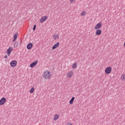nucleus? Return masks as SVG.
I'll list each match as a JSON object with an SVG mask.
<instances>
[{"instance_id":"nucleus-1","label":"nucleus","mask_w":125,"mask_h":125,"mask_svg":"<svg viewBox=\"0 0 125 125\" xmlns=\"http://www.w3.org/2000/svg\"><path fill=\"white\" fill-rule=\"evenodd\" d=\"M44 80H50L52 77V74L49 70H44L42 74Z\"/></svg>"},{"instance_id":"nucleus-2","label":"nucleus","mask_w":125,"mask_h":125,"mask_svg":"<svg viewBox=\"0 0 125 125\" xmlns=\"http://www.w3.org/2000/svg\"><path fill=\"white\" fill-rule=\"evenodd\" d=\"M102 28V22H99L96 24V26H94V30H100Z\"/></svg>"},{"instance_id":"nucleus-3","label":"nucleus","mask_w":125,"mask_h":125,"mask_svg":"<svg viewBox=\"0 0 125 125\" xmlns=\"http://www.w3.org/2000/svg\"><path fill=\"white\" fill-rule=\"evenodd\" d=\"M104 72L105 74H107L108 75L111 74L112 72V67L111 66L106 67L104 70Z\"/></svg>"},{"instance_id":"nucleus-4","label":"nucleus","mask_w":125,"mask_h":125,"mask_svg":"<svg viewBox=\"0 0 125 125\" xmlns=\"http://www.w3.org/2000/svg\"><path fill=\"white\" fill-rule=\"evenodd\" d=\"M53 40L54 41H58L60 39V35L59 34L57 33H55L53 35Z\"/></svg>"},{"instance_id":"nucleus-5","label":"nucleus","mask_w":125,"mask_h":125,"mask_svg":"<svg viewBox=\"0 0 125 125\" xmlns=\"http://www.w3.org/2000/svg\"><path fill=\"white\" fill-rule=\"evenodd\" d=\"M74 75V72L73 71H68L66 74V78L67 79H70Z\"/></svg>"},{"instance_id":"nucleus-6","label":"nucleus","mask_w":125,"mask_h":125,"mask_svg":"<svg viewBox=\"0 0 125 125\" xmlns=\"http://www.w3.org/2000/svg\"><path fill=\"white\" fill-rule=\"evenodd\" d=\"M6 102V99L5 98L3 97L0 100V105L2 106V105H4L5 103Z\"/></svg>"},{"instance_id":"nucleus-7","label":"nucleus","mask_w":125,"mask_h":125,"mask_svg":"<svg viewBox=\"0 0 125 125\" xmlns=\"http://www.w3.org/2000/svg\"><path fill=\"white\" fill-rule=\"evenodd\" d=\"M38 60H36L33 62L32 63H31L30 64V68H34V67H36V66L38 65Z\"/></svg>"},{"instance_id":"nucleus-8","label":"nucleus","mask_w":125,"mask_h":125,"mask_svg":"<svg viewBox=\"0 0 125 125\" xmlns=\"http://www.w3.org/2000/svg\"><path fill=\"white\" fill-rule=\"evenodd\" d=\"M46 20H47V16H44L41 17V18L40 19V23H43V22H44V21Z\"/></svg>"},{"instance_id":"nucleus-9","label":"nucleus","mask_w":125,"mask_h":125,"mask_svg":"<svg viewBox=\"0 0 125 125\" xmlns=\"http://www.w3.org/2000/svg\"><path fill=\"white\" fill-rule=\"evenodd\" d=\"M12 51H13V47L10 46L7 50V54L8 56H9L10 55V53H11Z\"/></svg>"},{"instance_id":"nucleus-10","label":"nucleus","mask_w":125,"mask_h":125,"mask_svg":"<svg viewBox=\"0 0 125 125\" xmlns=\"http://www.w3.org/2000/svg\"><path fill=\"white\" fill-rule=\"evenodd\" d=\"M11 67H12L13 68H14V67H16V65H17V61H12L10 63Z\"/></svg>"},{"instance_id":"nucleus-11","label":"nucleus","mask_w":125,"mask_h":125,"mask_svg":"<svg viewBox=\"0 0 125 125\" xmlns=\"http://www.w3.org/2000/svg\"><path fill=\"white\" fill-rule=\"evenodd\" d=\"M59 45H60V42H57V43H56L53 45L52 47V49L53 50L56 49V48L59 47Z\"/></svg>"},{"instance_id":"nucleus-12","label":"nucleus","mask_w":125,"mask_h":125,"mask_svg":"<svg viewBox=\"0 0 125 125\" xmlns=\"http://www.w3.org/2000/svg\"><path fill=\"white\" fill-rule=\"evenodd\" d=\"M59 118H60V114H56L53 116V121H55L56 122V121H57V120H58Z\"/></svg>"},{"instance_id":"nucleus-13","label":"nucleus","mask_w":125,"mask_h":125,"mask_svg":"<svg viewBox=\"0 0 125 125\" xmlns=\"http://www.w3.org/2000/svg\"><path fill=\"white\" fill-rule=\"evenodd\" d=\"M102 34V30L101 29H96L95 35L96 36H101Z\"/></svg>"},{"instance_id":"nucleus-14","label":"nucleus","mask_w":125,"mask_h":125,"mask_svg":"<svg viewBox=\"0 0 125 125\" xmlns=\"http://www.w3.org/2000/svg\"><path fill=\"white\" fill-rule=\"evenodd\" d=\"M33 48V44L32 43H29L27 44V49H32Z\"/></svg>"},{"instance_id":"nucleus-15","label":"nucleus","mask_w":125,"mask_h":125,"mask_svg":"<svg viewBox=\"0 0 125 125\" xmlns=\"http://www.w3.org/2000/svg\"><path fill=\"white\" fill-rule=\"evenodd\" d=\"M18 37V33H15L14 35V39L13 40L12 42H14L17 40Z\"/></svg>"},{"instance_id":"nucleus-16","label":"nucleus","mask_w":125,"mask_h":125,"mask_svg":"<svg viewBox=\"0 0 125 125\" xmlns=\"http://www.w3.org/2000/svg\"><path fill=\"white\" fill-rule=\"evenodd\" d=\"M75 101V97H72L69 101V104L70 105H73L74 104V101Z\"/></svg>"},{"instance_id":"nucleus-17","label":"nucleus","mask_w":125,"mask_h":125,"mask_svg":"<svg viewBox=\"0 0 125 125\" xmlns=\"http://www.w3.org/2000/svg\"><path fill=\"white\" fill-rule=\"evenodd\" d=\"M78 67V63L77 62H74L72 65V69H76Z\"/></svg>"},{"instance_id":"nucleus-18","label":"nucleus","mask_w":125,"mask_h":125,"mask_svg":"<svg viewBox=\"0 0 125 125\" xmlns=\"http://www.w3.org/2000/svg\"><path fill=\"white\" fill-rule=\"evenodd\" d=\"M121 80L122 81V82H125V74H123L121 75Z\"/></svg>"},{"instance_id":"nucleus-19","label":"nucleus","mask_w":125,"mask_h":125,"mask_svg":"<svg viewBox=\"0 0 125 125\" xmlns=\"http://www.w3.org/2000/svg\"><path fill=\"white\" fill-rule=\"evenodd\" d=\"M80 15H81V16H85V15H86V12L85 11H83L81 13Z\"/></svg>"},{"instance_id":"nucleus-20","label":"nucleus","mask_w":125,"mask_h":125,"mask_svg":"<svg viewBox=\"0 0 125 125\" xmlns=\"http://www.w3.org/2000/svg\"><path fill=\"white\" fill-rule=\"evenodd\" d=\"M35 91V87H32L29 91L30 93H34Z\"/></svg>"},{"instance_id":"nucleus-21","label":"nucleus","mask_w":125,"mask_h":125,"mask_svg":"<svg viewBox=\"0 0 125 125\" xmlns=\"http://www.w3.org/2000/svg\"><path fill=\"white\" fill-rule=\"evenodd\" d=\"M18 47V42H15L14 44V48H17Z\"/></svg>"},{"instance_id":"nucleus-22","label":"nucleus","mask_w":125,"mask_h":125,"mask_svg":"<svg viewBox=\"0 0 125 125\" xmlns=\"http://www.w3.org/2000/svg\"><path fill=\"white\" fill-rule=\"evenodd\" d=\"M77 0H69V1L71 3H74Z\"/></svg>"},{"instance_id":"nucleus-23","label":"nucleus","mask_w":125,"mask_h":125,"mask_svg":"<svg viewBox=\"0 0 125 125\" xmlns=\"http://www.w3.org/2000/svg\"><path fill=\"white\" fill-rule=\"evenodd\" d=\"M66 125H73V124L71 122H68Z\"/></svg>"},{"instance_id":"nucleus-24","label":"nucleus","mask_w":125,"mask_h":125,"mask_svg":"<svg viewBox=\"0 0 125 125\" xmlns=\"http://www.w3.org/2000/svg\"><path fill=\"white\" fill-rule=\"evenodd\" d=\"M36 27H37V25H34L33 28V31H35L36 30Z\"/></svg>"},{"instance_id":"nucleus-25","label":"nucleus","mask_w":125,"mask_h":125,"mask_svg":"<svg viewBox=\"0 0 125 125\" xmlns=\"http://www.w3.org/2000/svg\"><path fill=\"white\" fill-rule=\"evenodd\" d=\"M4 58H7V56H5L4 57Z\"/></svg>"}]
</instances>
